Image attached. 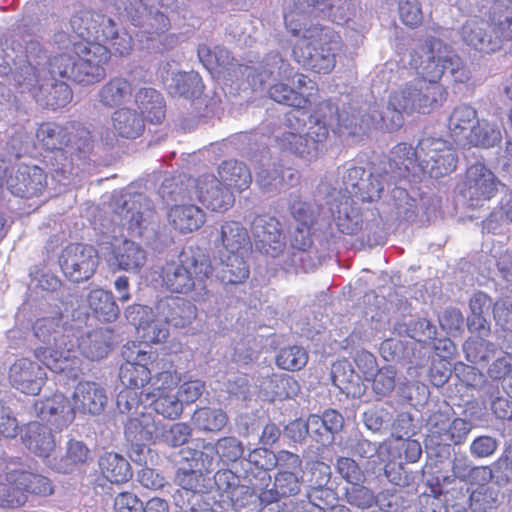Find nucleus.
Masks as SVG:
<instances>
[{
	"mask_svg": "<svg viewBox=\"0 0 512 512\" xmlns=\"http://www.w3.org/2000/svg\"><path fill=\"white\" fill-rule=\"evenodd\" d=\"M506 224L512 226V191L506 194L497 206V211L491 213L484 221L483 226L488 232L495 230L497 225L496 216Z\"/></svg>",
	"mask_w": 512,
	"mask_h": 512,
	"instance_id": "nucleus-53",
	"label": "nucleus"
},
{
	"mask_svg": "<svg viewBox=\"0 0 512 512\" xmlns=\"http://www.w3.org/2000/svg\"><path fill=\"white\" fill-rule=\"evenodd\" d=\"M166 322L174 327H186L197 316V309L189 300L170 297L162 308Z\"/></svg>",
	"mask_w": 512,
	"mask_h": 512,
	"instance_id": "nucleus-36",
	"label": "nucleus"
},
{
	"mask_svg": "<svg viewBox=\"0 0 512 512\" xmlns=\"http://www.w3.org/2000/svg\"><path fill=\"white\" fill-rule=\"evenodd\" d=\"M283 179L281 163L274 164L267 169H261L256 175L258 185L264 190L283 189Z\"/></svg>",
	"mask_w": 512,
	"mask_h": 512,
	"instance_id": "nucleus-55",
	"label": "nucleus"
},
{
	"mask_svg": "<svg viewBox=\"0 0 512 512\" xmlns=\"http://www.w3.org/2000/svg\"><path fill=\"white\" fill-rule=\"evenodd\" d=\"M134 86L124 77L110 78L99 90L100 103L108 108H114L130 101Z\"/></svg>",
	"mask_w": 512,
	"mask_h": 512,
	"instance_id": "nucleus-30",
	"label": "nucleus"
},
{
	"mask_svg": "<svg viewBox=\"0 0 512 512\" xmlns=\"http://www.w3.org/2000/svg\"><path fill=\"white\" fill-rule=\"evenodd\" d=\"M113 507L116 512H142L143 502L135 493L122 491L114 498Z\"/></svg>",
	"mask_w": 512,
	"mask_h": 512,
	"instance_id": "nucleus-58",
	"label": "nucleus"
},
{
	"mask_svg": "<svg viewBox=\"0 0 512 512\" xmlns=\"http://www.w3.org/2000/svg\"><path fill=\"white\" fill-rule=\"evenodd\" d=\"M343 425V417L336 410H326L322 416L310 415L307 423L296 421L291 424V429L297 427L299 430L304 429L305 433H308L309 428L314 427L315 432L321 433L320 429L323 428L329 433L338 432Z\"/></svg>",
	"mask_w": 512,
	"mask_h": 512,
	"instance_id": "nucleus-42",
	"label": "nucleus"
},
{
	"mask_svg": "<svg viewBox=\"0 0 512 512\" xmlns=\"http://www.w3.org/2000/svg\"><path fill=\"white\" fill-rule=\"evenodd\" d=\"M112 127L121 138L135 139L145 129L143 117L136 110L120 108L112 115Z\"/></svg>",
	"mask_w": 512,
	"mask_h": 512,
	"instance_id": "nucleus-34",
	"label": "nucleus"
},
{
	"mask_svg": "<svg viewBox=\"0 0 512 512\" xmlns=\"http://www.w3.org/2000/svg\"><path fill=\"white\" fill-rule=\"evenodd\" d=\"M339 474L351 484H358L362 479V473L358 464L351 458L341 457L337 460Z\"/></svg>",
	"mask_w": 512,
	"mask_h": 512,
	"instance_id": "nucleus-62",
	"label": "nucleus"
},
{
	"mask_svg": "<svg viewBox=\"0 0 512 512\" xmlns=\"http://www.w3.org/2000/svg\"><path fill=\"white\" fill-rule=\"evenodd\" d=\"M298 473L278 470L274 479V486L282 497L294 496L300 491V481Z\"/></svg>",
	"mask_w": 512,
	"mask_h": 512,
	"instance_id": "nucleus-54",
	"label": "nucleus"
},
{
	"mask_svg": "<svg viewBox=\"0 0 512 512\" xmlns=\"http://www.w3.org/2000/svg\"><path fill=\"white\" fill-rule=\"evenodd\" d=\"M333 498V493L327 488H314L309 494V501L311 507L307 512H326L327 509L332 507V502L328 498Z\"/></svg>",
	"mask_w": 512,
	"mask_h": 512,
	"instance_id": "nucleus-61",
	"label": "nucleus"
},
{
	"mask_svg": "<svg viewBox=\"0 0 512 512\" xmlns=\"http://www.w3.org/2000/svg\"><path fill=\"white\" fill-rule=\"evenodd\" d=\"M157 385L153 392L146 394V398L153 397L151 405L156 413L163 417L175 420L182 414L183 405L175 392L177 383L169 372L160 373L157 378Z\"/></svg>",
	"mask_w": 512,
	"mask_h": 512,
	"instance_id": "nucleus-18",
	"label": "nucleus"
},
{
	"mask_svg": "<svg viewBox=\"0 0 512 512\" xmlns=\"http://www.w3.org/2000/svg\"><path fill=\"white\" fill-rule=\"evenodd\" d=\"M193 193L209 211L224 213L235 203L233 192L215 175L203 174L194 180Z\"/></svg>",
	"mask_w": 512,
	"mask_h": 512,
	"instance_id": "nucleus-13",
	"label": "nucleus"
},
{
	"mask_svg": "<svg viewBox=\"0 0 512 512\" xmlns=\"http://www.w3.org/2000/svg\"><path fill=\"white\" fill-rule=\"evenodd\" d=\"M164 435V427L155 422L151 415L141 413L138 417L130 418L125 426L126 438L137 445L154 442Z\"/></svg>",
	"mask_w": 512,
	"mask_h": 512,
	"instance_id": "nucleus-27",
	"label": "nucleus"
},
{
	"mask_svg": "<svg viewBox=\"0 0 512 512\" xmlns=\"http://www.w3.org/2000/svg\"><path fill=\"white\" fill-rule=\"evenodd\" d=\"M277 141L282 150L289 151L300 157L312 159L317 157L319 152L317 145L311 142L307 134L301 135L288 131L284 132Z\"/></svg>",
	"mask_w": 512,
	"mask_h": 512,
	"instance_id": "nucleus-38",
	"label": "nucleus"
},
{
	"mask_svg": "<svg viewBox=\"0 0 512 512\" xmlns=\"http://www.w3.org/2000/svg\"><path fill=\"white\" fill-rule=\"evenodd\" d=\"M34 406L38 415L59 431L67 428L76 417L72 403L63 393L36 401Z\"/></svg>",
	"mask_w": 512,
	"mask_h": 512,
	"instance_id": "nucleus-20",
	"label": "nucleus"
},
{
	"mask_svg": "<svg viewBox=\"0 0 512 512\" xmlns=\"http://www.w3.org/2000/svg\"><path fill=\"white\" fill-rule=\"evenodd\" d=\"M493 347V344L485 338H470L464 345L463 350L466 354V359L471 363H477L486 358L485 352Z\"/></svg>",
	"mask_w": 512,
	"mask_h": 512,
	"instance_id": "nucleus-57",
	"label": "nucleus"
},
{
	"mask_svg": "<svg viewBox=\"0 0 512 512\" xmlns=\"http://www.w3.org/2000/svg\"><path fill=\"white\" fill-rule=\"evenodd\" d=\"M309 120L317 121L328 126L338 124L340 120L338 106L331 100H323L317 103Z\"/></svg>",
	"mask_w": 512,
	"mask_h": 512,
	"instance_id": "nucleus-52",
	"label": "nucleus"
},
{
	"mask_svg": "<svg viewBox=\"0 0 512 512\" xmlns=\"http://www.w3.org/2000/svg\"><path fill=\"white\" fill-rule=\"evenodd\" d=\"M98 264V250L90 244L70 243L59 256L62 272L70 281L76 283L90 279Z\"/></svg>",
	"mask_w": 512,
	"mask_h": 512,
	"instance_id": "nucleus-11",
	"label": "nucleus"
},
{
	"mask_svg": "<svg viewBox=\"0 0 512 512\" xmlns=\"http://www.w3.org/2000/svg\"><path fill=\"white\" fill-rule=\"evenodd\" d=\"M251 232L257 250L272 258L278 257L286 247L279 220L268 214L254 217L251 223Z\"/></svg>",
	"mask_w": 512,
	"mask_h": 512,
	"instance_id": "nucleus-14",
	"label": "nucleus"
},
{
	"mask_svg": "<svg viewBox=\"0 0 512 512\" xmlns=\"http://www.w3.org/2000/svg\"><path fill=\"white\" fill-rule=\"evenodd\" d=\"M135 343L126 345L123 349L125 362L120 366L119 378L124 386L117 397L118 406H124L127 411L135 408L142 402L144 387L151 380V371L147 367L149 355L145 351L134 349Z\"/></svg>",
	"mask_w": 512,
	"mask_h": 512,
	"instance_id": "nucleus-6",
	"label": "nucleus"
},
{
	"mask_svg": "<svg viewBox=\"0 0 512 512\" xmlns=\"http://www.w3.org/2000/svg\"><path fill=\"white\" fill-rule=\"evenodd\" d=\"M145 199L141 195H130L124 200L122 205L116 210L120 216L122 225H126L129 230L141 229L146 217L149 218L153 210L149 205L144 204Z\"/></svg>",
	"mask_w": 512,
	"mask_h": 512,
	"instance_id": "nucleus-32",
	"label": "nucleus"
},
{
	"mask_svg": "<svg viewBox=\"0 0 512 512\" xmlns=\"http://www.w3.org/2000/svg\"><path fill=\"white\" fill-rule=\"evenodd\" d=\"M15 87L19 93H28L39 102L44 84L41 83L38 68L33 64L20 67L14 76Z\"/></svg>",
	"mask_w": 512,
	"mask_h": 512,
	"instance_id": "nucleus-40",
	"label": "nucleus"
},
{
	"mask_svg": "<svg viewBox=\"0 0 512 512\" xmlns=\"http://www.w3.org/2000/svg\"><path fill=\"white\" fill-rule=\"evenodd\" d=\"M465 138L470 146L490 148L500 142L501 135L498 130L491 128L488 123L482 124L478 120V124L473 125Z\"/></svg>",
	"mask_w": 512,
	"mask_h": 512,
	"instance_id": "nucleus-45",
	"label": "nucleus"
},
{
	"mask_svg": "<svg viewBox=\"0 0 512 512\" xmlns=\"http://www.w3.org/2000/svg\"><path fill=\"white\" fill-rule=\"evenodd\" d=\"M445 46L435 37H428L424 43L413 50L409 64L426 82H439L448 66L452 65L449 56L436 55L435 50Z\"/></svg>",
	"mask_w": 512,
	"mask_h": 512,
	"instance_id": "nucleus-12",
	"label": "nucleus"
},
{
	"mask_svg": "<svg viewBox=\"0 0 512 512\" xmlns=\"http://www.w3.org/2000/svg\"><path fill=\"white\" fill-rule=\"evenodd\" d=\"M289 211L293 219L297 222V226L314 227L319 216V207L313 203L294 200Z\"/></svg>",
	"mask_w": 512,
	"mask_h": 512,
	"instance_id": "nucleus-48",
	"label": "nucleus"
},
{
	"mask_svg": "<svg viewBox=\"0 0 512 512\" xmlns=\"http://www.w3.org/2000/svg\"><path fill=\"white\" fill-rule=\"evenodd\" d=\"M36 137L41 145L51 152H55L56 161L64 160L60 166L53 169V177L66 178L73 169L72 160L65 156L64 148L75 146V151L86 152L91 149V133L79 123L71 122L61 126L53 122H43L36 131Z\"/></svg>",
	"mask_w": 512,
	"mask_h": 512,
	"instance_id": "nucleus-5",
	"label": "nucleus"
},
{
	"mask_svg": "<svg viewBox=\"0 0 512 512\" xmlns=\"http://www.w3.org/2000/svg\"><path fill=\"white\" fill-rule=\"evenodd\" d=\"M39 103L53 110L66 106L72 99V90L64 81L44 84Z\"/></svg>",
	"mask_w": 512,
	"mask_h": 512,
	"instance_id": "nucleus-43",
	"label": "nucleus"
},
{
	"mask_svg": "<svg viewBox=\"0 0 512 512\" xmlns=\"http://www.w3.org/2000/svg\"><path fill=\"white\" fill-rule=\"evenodd\" d=\"M499 184L496 175L483 163L476 162L466 170L465 195L473 206L494 198Z\"/></svg>",
	"mask_w": 512,
	"mask_h": 512,
	"instance_id": "nucleus-16",
	"label": "nucleus"
},
{
	"mask_svg": "<svg viewBox=\"0 0 512 512\" xmlns=\"http://www.w3.org/2000/svg\"><path fill=\"white\" fill-rule=\"evenodd\" d=\"M276 466L279 470L300 474L302 472V460L299 455L287 450H280L275 456Z\"/></svg>",
	"mask_w": 512,
	"mask_h": 512,
	"instance_id": "nucleus-64",
	"label": "nucleus"
},
{
	"mask_svg": "<svg viewBox=\"0 0 512 512\" xmlns=\"http://www.w3.org/2000/svg\"><path fill=\"white\" fill-rule=\"evenodd\" d=\"M219 180L230 190L243 192L248 189L252 183V175L247 167L241 161L229 159L222 161L217 169Z\"/></svg>",
	"mask_w": 512,
	"mask_h": 512,
	"instance_id": "nucleus-29",
	"label": "nucleus"
},
{
	"mask_svg": "<svg viewBox=\"0 0 512 512\" xmlns=\"http://www.w3.org/2000/svg\"><path fill=\"white\" fill-rule=\"evenodd\" d=\"M88 305L95 317L103 322H112L119 315V308L109 291L97 288L89 292Z\"/></svg>",
	"mask_w": 512,
	"mask_h": 512,
	"instance_id": "nucleus-37",
	"label": "nucleus"
},
{
	"mask_svg": "<svg viewBox=\"0 0 512 512\" xmlns=\"http://www.w3.org/2000/svg\"><path fill=\"white\" fill-rule=\"evenodd\" d=\"M23 444L35 455L48 457L55 449V440L51 429L40 422H29L21 435Z\"/></svg>",
	"mask_w": 512,
	"mask_h": 512,
	"instance_id": "nucleus-26",
	"label": "nucleus"
},
{
	"mask_svg": "<svg viewBox=\"0 0 512 512\" xmlns=\"http://www.w3.org/2000/svg\"><path fill=\"white\" fill-rule=\"evenodd\" d=\"M398 14L401 22L411 29L419 27L423 22V12L419 0H399Z\"/></svg>",
	"mask_w": 512,
	"mask_h": 512,
	"instance_id": "nucleus-49",
	"label": "nucleus"
},
{
	"mask_svg": "<svg viewBox=\"0 0 512 512\" xmlns=\"http://www.w3.org/2000/svg\"><path fill=\"white\" fill-rule=\"evenodd\" d=\"M53 40L61 51L49 60V72L53 77L84 84L104 78V65L111 56L107 46L93 40L77 41L64 31L56 32Z\"/></svg>",
	"mask_w": 512,
	"mask_h": 512,
	"instance_id": "nucleus-1",
	"label": "nucleus"
},
{
	"mask_svg": "<svg viewBox=\"0 0 512 512\" xmlns=\"http://www.w3.org/2000/svg\"><path fill=\"white\" fill-rule=\"evenodd\" d=\"M228 415L221 408L201 407L192 416L194 425L202 431L217 433L228 423Z\"/></svg>",
	"mask_w": 512,
	"mask_h": 512,
	"instance_id": "nucleus-39",
	"label": "nucleus"
},
{
	"mask_svg": "<svg viewBox=\"0 0 512 512\" xmlns=\"http://www.w3.org/2000/svg\"><path fill=\"white\" fill-rule=\"evenodd\" d=\"M113 254L119 269L124 271H139L147 259L145 250L128 239L115 246Z\"/></svg>",
	"mask_w": 512,
	"mask_h": 512,
	"instance_id": "nucleus-35",
	"label": "nucleus"
},
{
	"mask_svg": "<svg viewBox=\"0 0 512 512\" xmlns=\"http://www.w3.org/2000/svg\"><path fill=\"white\" fill-rule=\"evenodd\" d=\"M431 433L438 438L440 442L455 445L461 444L467 438L471 426L470 423L462 418H450L442 413H434L430 419Z\"/></svg>",
	"mask_w": 512,
	"mask_h": 512,
	"instance_id": "nucleus-23",
	"label": "nucleus"
},
{
	"mask_svg": "<svg viewBox=\"0 0 512 512\" xmlns=\"http://www.w3.org/2000/svg\"><path fill=\"white\" fill-rule=\"evenodd\" d=\"M112 338V329L96 328L80 337L78 341V348L86 358L90 360H100L106 357L109 353Z\"/></svg>",
	"mask_w": 512,
	"mask_h": 512,
	"instance_id": "nucleus-28",
	"label": "nucleus"
},
{
	"mask_svg": "<svg viewBox=\"0 0 512 512\" xmlns=\"http://www.w3.org/2000/svg\"><path fill=\"white\" fill-rule=\"evenodd\" d=\"M298 10H291L284 15L287 30L295 37L302 38L304 27V11L311 10L326 15L331 21L340 23L347 20L350 0H295ZM309 27H307L308 29Z\"/></svg>",
	"mask_w": 512,
	"mask_h": 512,
	"instance_id": "nucleus-10",
	"label": "nucleus"
},
{
	"mask_svg": "<svg viewBox=\"0 0 512 512\" xmlns=\"http://www.w3.org/2000/svg\"><path fill=\"white\" fill-rule=\"evenodd\" d=\"M494 0L486 18L467 20L461 28L463 41L483 53H494L512 40V0Z\"/></svg>",
	"mask_w": 512,
	"mask_h": 512,
	"instance_id": "nucleus-3",
	"label": "nucleus"
},
{
	"mask_svg": "<svg viewBox=\"0 0 512 512\" xmlns=\"http://www.w3.org/2000/svg\"><path fill=\"white\" fill-rule=\"evenodd\" d=\"M5 480L0 482V507L18 508L27 502L28 494L47 497L54 492L49 478L28 470H10Z\"/></svg>",
	"mask_w": 512,
	"mask_h": 512,
	"instance_id": "nucleus-8",
	"label": "nucleus"
},
{
	"mask_svg": "<svg viewBox=\"0 0 512 512\" xmlns=\"http://www.w3.org/2000/svg\"><path fill=\"white\" fill-rule=\"evenodd\" d=\"M308 362V353L300 346L282 348L276 356V365L287 371H299Z\"/></svg>",
	"mask_w": 512,
	"mask_h": 512,
	"instance_id": "nucleus-46",
	"label": "nucleus"
},
{
	"mask_svg": "<svg viewBox=\"0 0 512 512\" xmlns=\"http://www.w3.org/2000/svg\"><path fill=\"white\" fill-rule=\"evenodd\" d=\"M342 49L340 34L319 24L310 25L292 48L294 60L316 74H330L336 66V56Z\"/></svg>",
	"mask_w": 512,
	"mask_h": 512,
	"instance_id": "nucleus-4",
	"label": "nucleus"
},
{
	"mask_svg": "<svg viewBox=\"0 0 512 512\" xmlns=\"http://www.w3.org/2000/svg\"><path fill=\"white\" fill-rule=\"evenodd\" d=\"M447 97L439 82L421 81L418 85L406 84L389 95L388 105L398 113L428 114L443 105Z\"/></svg>",
	"mask_w": 512,
	"mask_h": 512,
	"instance_id": "nucleus-7",
	"label": "nucleus"
},
{
	"mask_svg": "<svg viewBox=\"0 0 512 512\" xmlns=\"http://www.w3.org/2000/svg\"><path fill=\"white\" fill-rule=\"evenodd\" d=\"M66 469L73 470L74 468L83 466L92 460L91 451L88 446L76 439H70L66 445V452L62 458Z\"/></svg>",
	"mask_w": 512,
	"mask_h": 512,
	"instance_id": "nucleus-47",
	"label": "nucleus"
},
{
	"mask_svg": "<svg viewBox=\"0 0 512 512\" xmlns=\"http://www.w3.org/2000/svg\"><path fill=\"white\" fill-rule=\"evenodd\" d=\"M373 378V390L382 396L393 391L395 387V375L389 369H380L375 372Z\"/></svg>",
	"mask_w": 512,
	"mask_h": 512,
	"instance_id": "nucleus-60",
	"label": "nucleus"
},
{
	"mask_svg": "<svg viewBox=\"0 0 512 512\" xmlns=\"http://www.w3.org/2000/svg\"><path fill=\"white\" fill-rule=\"evenodd\" d=\"M167 222L180 234L192 233L205 224L206 214L195 204H175L167 212Z\"/></svg>",
	"mask_w": 512,
	"mask_h": 512,
	"instance_id": "nucleus-24",
	"label": "nucleus"
},
{
	"mask_svg": "<svg viewBox=\"0 0 512 512\" xmlns=\"http://www.w3.org/2000/svg\"><path fill=\"white\" fill-rule=\"evenodd\" d=\"M47 186L46 172L36 165L20 164L6 179V187L11 194L25 199L42 196Z\"/></svg>",
	"mask_w": 512,
	"mask_h": 512,
	"instance_id": "nucleus-15",
	"label": "nucleus"
},
{
	"mask_svg": "<svg viewBox=\"0 0 512 512\" xmlns=\"http://www.w3.org/2000/svg\"><path fill=\"white\" fill-rule=\"evenodd\" d=\"M46 379L44 368L28 358L16 360L9 369L13 387L28 395H38Z\"/></svg>",
	"mask_w": 512,
	"mask_h": 512,
	"instance_id": "nucleus-19",
	"label": "nucleus"
},
{
	"mask_svg": "<svg viewBox=\"0 0 512 512\" xmlns=\"http://www.w3.org/2000/svg\"><path fill=\"white\" fill-rule=\"evenodd\" d=\"M353 485L351 490L346 493L348 503L359 508H369L374 499L372 492L364 486Z\"/></svg>",
	"mask_w": 512,
	"mask_h": 512,
	"instance_id": "nucleus-63",
	"label": "nucleus"
},
{
	"mask_svg": "<svg viewBox=\"0 0 512 512\" xmlns=\"http://www.w3.org/2000/svg\"><path fill=\"white\" fill-rule=\"evenodd\" d=\"M251 252L219 253L218 278L223 284L244 283L250 275L248 258Z\"/></svg>",
	"mask_w": 512,
	"mask_h": 512,
	"instance_id": "nucleus-25",
	"label": "nucleus"
},
{
	"mask_svg": "<svg viewBox=\"0 0 512 512\" xmlns=\"http://www.w3.org/2000/svg\"><path fill=\"white\" fill-rule=\"evenodd\" d=\"M292 83L296 85L295 88L282 81L272 84L268 89L269 97L279 104L297 110L306 109L311 105L312 96V93L307 90H317L316 84L302 73H296Z\"/></svg>",
	"mask_w": 512,
	"mask_h": 512,
	"instance_id": "nucleus-17",
	"label": "nucleus"
},
{
	"mask_svg": "<svg viewBox=\"0 0 512 512\" xmlns=\"http://www.w3.org/2000/svg\"><path fill=\"white\" fill-rule=\"evenodd\" d=\"M102 15L92 11H80L72 15L70 25L79 41L93 40Z\"/></svg>",
	"mask_w": 512,
	"mask_h": 512,
	"instance_id": "nucleus-44",
	"label": "nucleus"
},
{
	"mask_svg": "<svg viewBox=\"0 0 512 512\" xmlns=\"http://www.w3.org/2000/svg\"><path fill=\"white\" fill-rule=\"evenodd\" d=\"M354 361L358 371L365 380H370L378 370L376 358L369 351L362 350L357 352Z\"/></svg>",
	"mask_w": 512,
	"mask_h": 512,
	"instance_id": "nucleus-59",
	"label": "nucleus"
},
{
	"mask_svg": "<svg viewBox=\"0 0 512 512\" xmlns=\"http://www.w3.org/2000/svg\"><path fill=\"white\" fill-rule=\"evenodd\" d=\"M106 402L105 390L93 381H80L72 394L75 415H99L104 410Z\"/></svg>",
	"mask_w": 512,
	"mask_h": 512,
	"instance_id": "nucleus-21",
	"label": "nucleus"
},
{
	"mask_svg": "<svg viewBox=\"0 0 512 512\" xmlns=\"http://www.w3.org/2000/svg\"><path fill=\"white\" fill-rule=\"evenodd\" d=\"M135 103L141 116L152 124H159L165 118V102L160 92L153 88H141L135 94Z\"/></svg>",
	"mask_w": 512,
	"mask_h": 512,
	"instance_id": "nucleus-31",
	"label": "nucleus"
},
{
	"mask_svg": "<svg viewBox=\"0 0 512 512\" xmlns=\"http://www.w3.org/2000/svg\"><path fill=\"white\" fill-rule=\"evenodd\" d=\"M98 465L101 475L112 484L126 483L133 476L129 462L117 453H105L99 458Z\"/></svg>",
	"mask_w": 512,
	"mask_h": 512,
	"instance_id": "nucleus-33",
	"label": "nucleus"
},
{
	"mask_svg": "<svg viewBox=\"0 0 512 512\" xmlns=\"http://www.w3.org/2000/svg\"><path fill=\"white\" fill-rule=\"evenodd\" d=\"M216 452L223 462H235L244 453L242 442L233 436H226L218 439Z\"/></svg>",
	"mask_w": 512,
	"mask_h": 512,
	"instance_id": "nucleus-51",
	"label": "nucleus"
},
{
	"mask_svg": "<svg viewBox=\"0 0 512 512\" xmlns=\"http://www.w3.org/2000/svg\"><path fill=\"white\" fill-rule=\"evenodd\" d=\"M474 124H478L477 111L466 104L455 107L448 120L449 129L457 138L465 137Z\"/></svg>",
	"mask_w": 512,
	"mask_h": 512,
	"instance_id": "nucleus-41",
	"label": "nucleus"
},
{
	"mask_svg": "<svg viewBox=\"0 0 512 512\" xmlns=\"http://www.w3.org/2000/svg\"><path fill=\"white\" fill-rule=\"evenodd\" d=\"M215 245L219 253L252 252L248 229L236 220H226L220 225Z\"/></svg>",
	"mask_w": 512,
	"mask_h": 512,
	"instance_id": "nucleus-22",
	"label": "nucleus"
},
{
	"mask_svg": "<svg viewBox=\"0 0 512 512\" xmlns=\"http://www.w3.org/2000/svg\"><path fill=\"white\" fill-rule=\"evenodd\" d=\"M470 508L473 512H490L495 508L496 499L492 491L484 486L478 487L470 495Z\"/></svg>",
	"mask_w": 512,
	"mask_h": 512,
	"instance_id": "nucleus-56",
	"label": "nucleus"
},
{
	"mask_svg": "<svg viewBox=\"0 0 512 512\" xmlns=\"http://www.w3.org/2000/svg\"><path fill=\"white\" fill-rule=\"evenodd\" d=\"M176 483L193 494L203 493L206 489L205 477L201 471L180 469L176 474Z\"/></svg>",
	"mask_w": 512,
	"mask_h": 512,
	"instance_id": "nucleus-50",
	"label": "nucleus"
},
{
	"mask_svg": "<svg viewBox=\"0 0 512 512\" xmlns=\"http://www.w3.org/2000/svg\"><path fill=\"white\" fill-rule=\"evenodd\" d=\"M214 267L210 255L199 246L181 251L178 262H167L161 269L163 285L172 293L191 294L194 301L208 296V281Z\"/></svg>",
	"mask_w": 512,
	"mask_h": 512,
	"instance_id": "nucleus-2",
	"label": "nucleus"
},
{
	"mask_svg": "<svg viewBox=\"0 0 512 512\" xmlns=\"http://www.w3.org/2000/svg\"><path fill=\"white\" fill-rule=\"evenodd\" d=\"M413 154L423 170L432 178L446 176L457 167L458 157L453 146L441 138L425 137L419 140Z\"/></svg>",
	"mask_w": 512,
	"mask_h": 512,
	"instance_id": "nucleus-9",
	"label": "nucleus"
}]
</instances>
